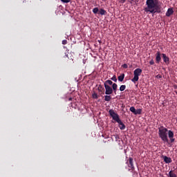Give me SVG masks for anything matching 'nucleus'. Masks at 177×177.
I'll list each match as a JSON object with an SVG mask.
<instances>
[{
    "label": "nucleus",
    "instance_id": "1",
    "mask_svg": "<svg viewBox=\"0 0 177 177\" xmlns=\"http://www.w3.org/2000/svg\"><path fill=\"white\" fill-rule=\"evenodd\" d=\"M159 138H160L161 140L164 143H169V145H171L169 143V140H168V136L169 138L170 139V142L174 143L175 142V138H174V131L169 130L168 129L162 127L159 128Z\"/></svg>",
    "mask_w": 177,
    "mask_h": 177
},
{
    "label": "nucleus",
    "instance_id": "2",
    "mask_svg": "<svg viewBox=\"0 0 177 177\" xmlns=\"http://www.w3.org/2000/svg\"><path fill=\"white\" fill-rule=\"evenodd\" d=\"M146 5L147 7L144 9L146 13H161V6L158 5V0H147Z\"/></svg>",
    "mask_w": 177,
    "mask_h": 177
},
{
    "label": "nucleus",
    "instance_id": "3",
    "mask_svg": "<svg viewBox=\"0 0 177 177\" xmlns=\"http://www.w3.org/2000/svg\"><path fill=\"white\" fill-rule=\"evenodd\" d=\"M142 69L139 68L134 70L133 71L134 77L133 79H131V82H133V84H136V82L139 81V76L142 75Z\"/></svg>",
    "mask_w": 177,
    "mask_h": 177
},
{
    "label": "nucleus",
    "instance_id": "4",
    "mask_svg": "<svg viewBox=\"0 0 177 177\" xmlns=\"http://www.w3.org/2000/svg\"><path fill=\"white\" fill-rule=\"evenodd\" d=\"M109 114L116 122L120 120V115H118V113H115L113 109H110L109 111Z\"/></svg>",
    "mask_w": 177,
    "mask_h": 177
},
{
    "label": "nucleus",
    "instance_id": "5",
    "mask_svg": "<svg viewBox=\"0 0 177 177\" xmlns=\"http://www.w3.org/2000/svg\"><path fill=\"white\" fill-rule=\"evenodd\" d=\"M126 164L128 165L129 171H135V166L133 165V158H129L127 161L126 162Z\"/></svg>",
    "mask_w": 177,
    "mask_h": 177
},
{
    "label": "nucleus",
    "instance_id": "6",
    "mask_svg": "<svg viewBox=\"0 0 177 177\" xmlns=\"http://www.w3.org/2000/svg\"><path fill=\"white\" fill-rule=\"evenodd\" d=\"M105 95H111L113 93V88L109 86V84H105Z\"/></svg>",
    "mask_w": 177,
    "mask_h": 177
},
{
    "label": "nucleus",
    "instance_id": "7",
    "mask_svg": "<svg viewBox=\"0 0 177 177\" xmlns=\"http://www.w3.org/2000/svg\"><path fill=\"white\" fill-rule=\"evenodd\" d=\"M161 56H162V54L160 51H157L156 54V63L157 64H159L160 62H161Z\"/></svg>",
    "mask_w": 177,
    "mask_h": 177
},
{
    "label": "nucleus",
    "instance_id": "8",
    "mask_svg": "<svg viewBox=\"0 0 177 177\" xmlns=\"http://www.w3.org/2000/svg\"><path fill=\"white\" fill-rule=\"evenodd\" d=\"M162 57L163 59L164 63L168 66V64H169V57L167 56V54L165 53H162Z\"/></svg>",
    "mask_w": 177,
    "mask_h": 177
},
{
    "label": "nucleus",
    "instance_id": "9",
    "mask_svg": "<svg viewBox=\"0 0 177 177\" xmlns=\"http://www.w3.org/2000/svg\"><path fill=\"white\" fill-rule=\"evenodd\" d=\"M116 122L119 124V128L121 129V131H124L127 127L124 123H122V121H121V119H119Z\"/></svg>",
    "mask_w": 177,
    "mask_h": 177
},
{
    "label": "nucleus",
    "instance_id": "10",
    "mask_svg": "<svg viewBox=\"0 0 177 177\" xmlns=\"http://www.w3.org/2000/svg\"><path fill=\"white\" fill-rule=\"evenodd\" d=\"M162 158L166 164H171L172 162V159L167 156H162Z\"/></svg>",
    "mask_w": 177,
    "mask_h": 177
},
{
    "label": "nucleus",
    "instance_id": "11",
    "mask_svg": "<svg viewBox=\"0 0 177 177\" xmlns=\"http://www.w3.org/2000/svg\"><path fill=\"white\" fill-rule=\"evenodd\" d=\"M172 15H174V8H168L167 11L166 12L167 17H170V16H172Z\"/></svg>",
    "mask_w": 177,
    "mask_h": 177
},
{
    "label": "nucleus",
    "instance_id": "12",
    "mask_svg": "<svg viewBox=\"0 0 177 177\" xmlns=\"http://www.w3.org/2000/svg\"><path fill=\"white\" fill-rule=\"evenodd\" d=\"M112 89L115 93V95H117V88H118V85H117V84L114 83L112 85Z\"/></svg>",
    "mask_w": 177,
    "mask_h": 177
},
{
    "label": "nucleus",
    "instance_id": "13",
    "mask_svg": "<svg viewBox=\"0 0 177 177\" xmlns=\"http://www.w3.org/2000/svg\"><path fill=\"white\" fill-rule=\"evenodd\" d=\"M124 78H125V74L124 73L118 77V80L120 81V82H122V81H124Z\"/></svg>",
    "mask_w": 177,
    "mask_h": 177
},
{
    "label": "nucleus",
    "instance_id": "14",
    "mask_svg": "<svg viewBox=\"0 0 177 177\" xmlns=\"http://www.w3.org/2000/svg\"><path fill=\"white\" fill-rule=\"evenodd\" d=\"M107 14V11H106V10L101 8L100 10V15H101L102 16H104V15Z\"/></svg>",
    "mask_w": 177,
    "mask_h": 177
},
{
    "label": "nucleus",
    "instance_id": "15",
    "mask_svg": "<svg viewBox=\"0 0 177 177\" xmlns=\"http://www.w3.org/2000/svg\"><path fill=\"white\" fill-rule=\"evenodd\" d=\"M168 176L169 177H177L176 174H175V173H174V170H171L169 172Z\"/></svg>",
    "mask_w": 177,
    "mask_h": 177
},
{
    "label": "nucleus",
    "instance_id": "16",
    "mask_svg": "<svg viewBox=\"0 0 177 177\" xmlns=\"http://www.w3.org/2000/svg\"><path fill=\"white\" fill-rule=\"evenodd\" d=\"M104 85H113V81L108 80L104 83Z\"/></svg>",
    "mask_w": 177,
    "mask_h": 177
},
{
    "label": "nucleus",
    "instance_id": "17",
    "mask_svg": "<svg viewBox=\"0 0 177 177\" xmlns=\"http://www.w3.org/2000/svg\"><path fill=\"white\" fill-rule=\"evenodd\" d=\"M104 100H105V102H110V100H111V96L105 95L104 96Z\"/></svg>",
    "mask_w": 177,
    "mask_h": 177
},
{
    "label": "nucleus",
    "instance_id": "18",
    "mask_svg": "<svg viewBox=\"0 0 177 177\" xmlns=\"http://www.w3.org/2000/svg\"><path fill=\"white\" fill-rule=\"evenodd\" d=\"M135 115H138V114L140 115L142 114V109H136V112H134Z\"/></svg>",
    "mask_w": 177,
    "mask_h": 177
},
{
    "label": "nucleus",
    "instance_id": "19",
    "mask_svg": "<svg viewBox=\"0 0 177 177\" xmlns=\"http://www.w3.org/2000/svg\"><path fill=\"white\" fill-rule=\"evenodd\" d=\"M126 88H127V86H125V85L120 86V92L125 91Z\"/></svg>",
    "mask_w": 177,
    "mask_h": 177
},
{
    "label": "nucleus",
    "instance_id": "20",
    "mask_svg": "<svg viewBox=\"0 0 177 177\" xmlns=\"http://www.w3.org/2000/svg\"><path fill=\"white\" fill-rule=\"evenodd\" d=\"M92 97H93V99H99V95H97V93H94L92 95Z\"/></svg>",
    "mask_w": 177,
    "mask_h": 177
},
{
    "label": "nucleus",
    "instance_id": "21",
    "mask_svg": "<svg viewBox=\"0 0 177 177\" xmlns=\"http://www.w3.org/2000/svg\"><path fill=\"white\" fill-rule=\"evenodd\" d=\"M97 12H99V8H95L93 9V13H94V15L97 14Z\"/></svg>",
    "mask_w": 177,
    "mask_h": 177
},
{
    "label": "nucleus",
    "instance_id": "22",
    "mask_svg": "<svg viewBox=\"0 0 177 177\" xmlns=\"http://www.w3.org/2000/svg\"><path fill=\"white\" fill-rule=\"evenodd\" d=\"M130 111H131V113H133L135 114V112L136 111L135 106L130 107Z\"/></svg>",
    "mask_w": 177,
    "mask_h": 177
},
{
    "label": "nucleus",
    "instance_id": "23",
    "mask_svg": "<svg viewBox=\"0 0 177 177\" xmlns=\"http://www.w3.org/2000/svg\"><path fill=\"white\" fill-rule=\"evenodd\" d=\"M111 80L112 81H114V82H117V76L113 75V76L111 78Z\"/></svg>",
    "mask_w": 177,
    "mask_h": 177
},
{
    "label": "nucleus",
    "instance_id": "24",
    "mask_svg": "<svg viewBox=\"0 0 177 177\" xmlns=\"http://www.w3.org/2000/svg\"><path fill=\"white\" fill-rule=\"evenodd\" d=\"M71 0H61V1H62L63 3H68V2H70Z\"/></svg>",
    "mask_w": 177,
    "mask_h": 177
},
{
    "label": "nucleus",
    "instance_id": "25",
    "mask_svg": "<svg viewBox=\"0 0 177 177\" xmlns=\"http://www.w3.org/2000/svg\"><path fill=\"white\" fill-rule=\"evenodd\" d=\"M132 2H136V3H138V2H139V0H130L129 3H132Z\"/></svg>",
    "mask_w": 177,
    "mask_h": 177
},
{
    "label": "nucleus",
    "instance_id": "26",
    "mask_svg": "<svg viewBox=\"0 0 177 177\" xmlns=\"http://www.w3.org/2000/svg\"><path fill=\"white\" fill-rule=\"evenodd\" d=\"M122 67H123V68H128V64H124Z\"/></svg>",
    "mask_w": 177,
    "mask_h": 177
},
{
    "label": "nucleus",
    "instance_id": "27",
    "mask_svg": "<svg viewBox=\"0 0 177 177\" xmlns=\"http://www.w3.org/2000/svg\"><path fill=\"white\" fill-rule=\"evenodd\" d=\"M62 45H67V40H66V39L63 40Z\"/></svg>",
    "mask_w": 177,
    "mask_h": 177
},
{
    "label": "nucleus",
    "instance_id": "28",
    "mask_svg": "<svg viewBox=\"0 0 177 177\" xmlns=\"http://www.w3.org/2000/svg\"><path fill=\"white\" fill-rule=\"evenodd\" d=\"M149 64L151 66H153V64H154V60L151 59L150 62H149Z\"/></svg>",
    "mask_w": 177,
    "mask_h": 177
},
{
    "label": "nucleus",
    "instance_id": "29",
    "mask_svg": "<svg viewBox=\"0 0 177 177\" xmlns=\"http://www.w3.org/2000/svg\"><path fill=\"white\" fill-rule=\"evenodd\" d=\"M64 57L66 59V57L68 59V54H67V53H65V55L64 56Z\"/></svg>",
    "mask_w": 177,
    "mask_h": 177
},
{
    "label": "nucleus",
    "instance_id": "30",
    "mask_svg": "<svg viewBox=\"0 0 177 177\" xmlns=\"http://www.w3.org/2000/svg\"><path fill=\"white\" fill-rule=\"evenodd\" d=\"M157 78H162V76L161 75H160V74H158V75H157L156 76Z\"/></svg>",
    "mask_w": 177,
    "mask_h": 177
},
{
    "label": "nucleus",
    "instance_id": "31",
    "mask_svg": "<svg viewBox=\"0 0 177 177\" xmlns=\"http://www.w3.org/2000/svg\"><path fill=\"white\" fill-rule=\"evenodd\" d=\"M126 1L127 0H120L121 3H125Z\"/></svg>",
    "mask_w": 177,
    "mask_h": 177
},
{
    "label": "nucleus",
    "instance_id": "32",
    "mask_svg": "<svg viewBox=\"0 0 177 177\" xmlns=\"http://www.w3.org/2000/svg\"><path fill=\"white\" fill-rule=\"evenodd\" d=\"M115 139H118V136H117L115 137Z\"/></svg>",
    "mask_w": 177,
    "mask_h": 177
},
{
    "label": "nucleus",
    "instance_id": "33",
    "mask_svg": "<svg viewBox=\"0 0 177 177\" xmlns=\"http://www.w3.org/2000/svg\"><path fill=\"white\" fill-rule=\"evenodd\" d=\"M176 95H177V91H175Z\"/></svg>",
    "mask_w": 177,
    "mask_h": 177
}]
</instances>
